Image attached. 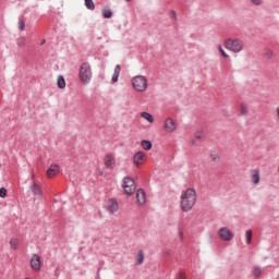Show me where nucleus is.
<instances>
[{
	"label": "nucleus",
	"instance_id": "obj_1",
	"mask_svg": "<svg viewBox=\"0 0 279 279\" xmlns=\"http://www.w3.org/2000/svg\"><path fill=\"white\" fill-rule=\"evenodd\" d=\"M197 202V192L195 189L189 187L181 193L180 208L183 213H191Z\"/></svg>",
	"mask_w": 279,
	"mask_h": 279
},
{
	"label": "nucleus",
	"instance_id": "obj_2",
	"mask_svg": "<svg viewBox=\"0 0 279 279\" xmlns=\"http://www.w3.org/2000/svg\"><path fill=\"white\" fill-rule=\"evenodd\" d=\"M78 77L82 84H90L93 80V69L90 68V63L84 62L80 66Z\"/></svg>",
	"mask_w": 279,
	"mask_h": 279
},
{
	"label": "nucleus",
	"instance_id": "obj_3",
	"mask_svg": "<svg viewBox=\"0 0 279 279\" xmlns=\"http://www.w3.org/2000/svg\"><path fill=\"white\" fill-rule=\"evenodd\" d=\"M225 47L228 51H232V53H241L243 51V40L241 39H232L228 38L225 40Z\"/></svg>",
	"mask_w": 279,
	"mask_h": 279
},
{
	"label": "nucleus",
	"instance_id": "obj_4",
	"mask_svg": "<svg viewBox=\"0 0 279 279\" xmlns=\"http://www.w3.org/2000/svg\"><path fill=\"white\" fill-rule=\"evenodd\" d=\"M132 86L137 93H145L147 90V77L137 75L132 78Z\"/></svg>",
	"mask_w": 279,
	"mask_h": 279
},
{
	"label": "nucleus",
	"instance_id": "obj_5",
	"mask_svg": "<svg viewBox=\"0 0 279 279\" xmlns=\"http://www.w3.org/2000/svg\"><path fill=\"white\" fill-rule=\"evenodd\" d=\"M122 189L125 195H134L136 193V182L131 177H124L122 180Z\"/></svg>",
	"mask_w": 279,
	"mask_h": 279
},
{
	"label": "nucleus",
	"instance_id": "obj_6",
	"mask_svg": "<svg viewBox=\"0 0 279 279\" xmlns=\"http://www.w3.org/2000/svg\"><path fill=\"white\" fill-rule=\"evenodd\" d=\"M218 234L221 241L230 242L232 241V239H234V233H232V231L228 229V227H221L218 230Z\"/></svg>",
	"mask_w": 279,
	"mask_h": 279
},
{
	"label": "nucleus",
	"instance_id": "obj_7",
	"mask_svg": "<svg viewBox=\"0 0 279 279\" xmlns=\"http://www.w3.org/2000/svg\"><path fill=\"white\" fill-rule=\"evenodd\" d=\"M165 130L166 132H169L171 134L175 132V130H178V124H175V121H173V119L167 118L165 120Z\"/></svg>",
	"mask_w": 279,
	"mask_h": 279
},
{
	"label": "nucleus",
	"instance_id": "obj_8",
	"mask_svg": "<svg viewBox=\"0 0 279 279\" xmlns=\"http://www.w3.org/2000/svg\"><path fill=\"white\" fill-rule=\"evenodd\" d=\"M31 268L34 271H40V255L34 254L31 259Z\"/></svg>",
	"mask_w": 279,
	"mask_h": 279
},
{
	"label": "nucleus",
	"instance_id": "obj_9",
	"mask_svg": "<svg viewBox=\"0 0 279 279\" xmlns=\"http://www.w3.org/2000/svg\"><path fill=\"white\" fill-rule=\"evenodd\" d=\"M136 199H137V204L140 206H145V204L147 202V196L145 195V190L140 189L136 191Z\"/></svg>",
	"mask_w": 279,
	"mask_h": 279
},
{
	"label": "nucleus",
	"instance_id": "obj_10",
	"mask_svg": "<svg viewBox=\"0 0 279 279\" xmlns=\"http://www.w3.org/2000/svg\"><path fill=\"white\" fill-rule=\"evenodd\" d=\"M114 165H117V159L114 158V155L107 154L105 157V166L108 169H114Z\"/></svg>",
	"mask_w": 279,
	"mask_h": 279
},
{
	"label": "nucleus",
	"instance_id": "obj_11",
	"mask_svg": "<svg viewBox=\"0 0 279 279\" xmlns=\"http://www.w3.org/2000/svg\"><path fill=\"white\" fill-rule=\"evenodd\" d=\"M143 160H145V154L143 151L135 153L133 156L135 167H141L143 165Z\"/></svg>",
	"mask_w": 279,
	"mask_h": 279
},
{
	"label": "nucleus",
	"instance_id": "obj_12",
	"mask_svg": "<svg viewBox=\"0 0 279 279\" xmlns=\"http://www.w3.org/2000/svg\"><path fill=\"white\" fill-rule=\"evenodd\" d=\"M31 191H32L33 195H35L37 197H43V190H40L38 184H36V182H34V181L31 184Z\"/></svg>",
	"mask_w": 279,
	"mask_h": 279
},
{
	"label": "nucleus",
	"instance_id": "obj_13",
	"mask_svg": "<svg viewBox=\"0 0 279 279\" xmlns=\"http://www.w3.org/2000/svg\"><path fill=\"white\" fill-rule=\"evenodd\" d=\"M60 171V166L51 165L47 171L48 178H53Z\"/></svg>",
	"mask_w": 279,
	"mask_h": 279
},
{
	"label": "nucleus",
	"instance_id": "obj_14",
	"mask_svg": "<svg viewBox=\"0 0 279 279\" xmlns=\"http://www.w3.org/2000/svg\"><path fill=\"white\" fill-rule=\"evenodd\" d=\"M119 75H121V65L117 64L114 68L112 78H111V82L113 84H117V82H119Z\"/></svg>",
	"mask_w": 279,
	"mask_h": 279
},
{
	"label": "nucleus",
	"instance_id": "obj_15",
	"mask_svg": "<svg viewBox=\"0 0 279 279\" xmlns=\"http://www.w3.org/2000/svg\"><path fill=\"white\" fill-rule=\"evenodd\" d=\"M135 265H143V263L145 262V252H143V250H140L137 252V255L135 256Z\"/></svg>",
	"mask_w": 279,
	"mask_h": 279
},
{
	"label": "nucleus",
	"instance_id": "obj_16",
	"mask_svg": "<svg viewBox=\"0 0 279 279\" xmlns=\"http://www.w3.org/2000/svg\"><path fill=\"white\" fill-rule=\"evenodd\" d=\"M57 86L58 88H66V81H64V76L59 75L57 80Z\"/></svg>",
	"mask_w": 279,
	"mask_h": 279
},
{
	"label": "nucleus",
	"instance_id": "obj_17",
	"mask_svg": "<svg viewBox=\"0 0 279 279\" xmlns=\"http://www.w3.org/2000/svg\"><path fill=\"white\" fill-rule=\"evenodd\" d=\"M252 182L253 184H258L260 182V173L258 172V170L253 171Z\"/></svg>",
	"mask_w": 279,
	"mask_h": 279
},
{
	"label": "nucleus",
	"instance_id": "obj_18",
	"mask_svg": "<svg viewBox=\"0 0 279 279\" xmlns=\"http://www.w3.org/2000/svg\"><path fill=\"white\" fill-rule=\"evenodd\" d=\"M16 45L20 47V49H23V47L27 45V39H25V37H19L16 39Z\"/></svg>",
	"mask_w": 279,
	"mask_h": 279
},
{
	"label": "nucleus",
	"instance_id": "obj_19",
	"mask_svg": "<svg viewBox=\"0 0 279 279\" xmlns=\"http://www.w3.org/2000/svg\"><path fill=\"white\" fill-rule=\"evenodd\" d=\"M109 210L113 214L117 213L119 210V203H117V201H111L110 205H109Z\"/></svg>",
	"mask_w": 279,
	"mask_h": 279
},
{
	"label": "nucleus",
	"instance_id": "obj_20",
	"mask_svg": "<svg viewBox=\"0 0 279 279\" xmlns=\"http://www.w3.org/2000/svg\"><path fill=\"white\" fill-rule=\"evenodd\" d=\"M142 117H143V119L148 121V123H154V116H151V113H149V112H142Z\"/></svg>",
	"mask_w": 279,
	"mask_h": 279
},
{
	"label": "nucleus",
	"instance_id": "obj_21",
	"mask_svg": "<svg viewBox=\"0 0 279 279\" xmlns=\"http://www.w3.org/2000/svg\"><path fill=\"white\" fill-rule=\"evenodd\" d=\"M141 145H142L143 149H145L146 151H149V149H151L150 141L144 140V141H142Z\"/></svg>",
	"mask_w": 279,
	"mask_h": 279
},
{
	"label": "nucleus",
	"instance_id": "obj_22",
	"mask_svg": "<svg viewBox=\"0 0 279 279\" xmlns=\"http://www.w3.org/2000/svg\"><path fill=\"white\" fill-rule=\"evenodd\" d=\"M102 19H112V10L110 9L102 10Z\"/></svg>",
	"mask_w": 279,
	"mask_h": 279
},
{
	"label": "nucleus",
	"instance_id": "obj_23",
	"mask_svg": "<svg viewBox=\"0 0 279 279\" xmlns=\"http://www.w3.org/2000/svg\"><path fill=\"white\" fill-rule=\"evenodd\" d=\"M85 7L87 10H95V2L93 0H85Z\"/></svg>",
	"mask_w": 279,
	"mask_h": 279
},
{
	"label": "nucleus",
	"instance_id": "obj_24",
	"mask_svg": "<svg viewBox=\"0 0 279 279\" xmlns=\"http://www.w3.org/2000/svg\"><path fill=\"white\" fill-rule=\"evenodd\" d=\"M253 274L255 278H260V276H263V269H260V267H255Z\"/></svg>",
	"mask_w": 279,
	"mask_h": 279
},
{
	"label": "nucleus",
	"instance_id": "obj_25",
	"mask_svg": "<svg viewBox=\"0 0 279 279\" xmlns=\"http://www.w3.org/2000/svg\"><path fill=\"white\" fill-rule=\"evenodd\" d=\"M252 230H246L245 231V236H246V244L250 245L252 243Z\"/></svg>",
	"mask_w": 279,
	"mask_h": 279
},
{
	"label": "nucleus",
	"instance_id": "obj_26",
	"mask_svg": "<svg viewBox=\"0 0 279 279\" xmlns=\"http://www.w3.org/2000/svg\"><path fill=\"white\" fill-rule=\"evenodd\" d=\"M10 247L12 250H16L19 247V240L17 239L10 240Z\"/></svg>",
	"mask_w": 279,
	"mask_h": 279
},
{
	"label": "nucleus",
	"instance_id": "obj_27",
	"mask_svg": "<svg viewBox=\"0 0 279 279\" xmlns=\"http://www.w3.org/2000/svg\"><path fill=\"white\" fill-rule=\"evenodd\" d=\"M210 158L213 162H219L221 157L217 153H210Z\"/></svg>",
	"mask_w": 279,
	"mask_h": 279
},
{
	"label": "nucleus",
	"instance_id": "obj_28",
	"mask_svg": "<svg viewBox=\"0 0 279 279\" xmlns=\"http://www.w3.org/2000/svg\"><path fill=\"white\" fill-rule=\"evenodd\" d=\"M218 51L222 58H230V56H228V53H226V50H223V48L221 46L218 47Z\"/></svg>",
	"mask_w": 279,
	"mask_h": 279
},
{
	"label": "nucleus",
	"instance_id": "obj_29",
	"mask_svg": "<svg viewBox=\"0 0 279 279\" xmlns=\"http://www.w3.org/2000/svg\"><path fill=\"white\" fill-rule=\"evenodd\" d=\"M248 113V110H247V105L245 104H242L241 105V114H247Z\"/></svg>",
	"mask_w": 279,
	"mask_h": 279
},
{
	"label": "nucleus",
	"instance_id": "obj_30",
	"mask_svg": "<svg viewBox=\"0 0 279 279\" xmlns=\"http://www.w3.org/2000/svg\"><path fill=\"white\" fill-rule=\"evenodd\" d=\"M0 197H8V190L5 187L0 189Z\"/></svg>",
	"mask_w": 279,
	"mask_h": 279
},
{
	"label": "nucleus",
	"instance_id": "obj_31",
	"mask_svg": "<svg viewBox=\"0 0 279 279\" xmlns=\"http://www.w3.org/2000/svg\"><path fill=\"white\" fill-rule=\"evenodd\" d=\"M195 138H204V131H202V130L196 131Z\"/></svg>",
	"mask_w": 279,
	"mask_h": 279
},
{
	"label": "nucleus",
	"instance_id": "obj_32",
	"mask_svg": "<svg viewBox=\"0 0 279 279\" xmlns=\"http://www.w3.org/2000/svg\"><path fill=\"white\" fill-rule=\"evenodd\" d=\"M19 29H20L21 32H23V29H25V21H23V20H20V21H19Z\"/></svg>",
	"mask_w": 279,
	"mask_h": 279
},
{
	"label": "nucleus",
	"instance_id": "obj_33",
	"mask_svg": "<svg viewBox=\"0 0 279 279\" xmlns=\"http://www.w3.org/2000/svg\"><path fill=\"white\" fill-rule=\"evenodd\" d=\"M252 3H254V5H262L263 4V0H251Z\"/></svg>",
	"mask_w": 279,
	"mask_h": 279
},
{
	"label": "nucleus",
	"instance_id": "obj_34",
	"mask_svg": "<svg viewBox=\"0 0 279 279\" xmlns=\"http://www.w3.org/2000/svg\"><path fill=\"white\" fill-rule=\"evenodd\" d=\"M171 19H173L174 21L178 19V14L175 13V11H171Z\"/></svg>",
	"mask_w": 279,
	"mask_h": 279
},
{
	"label": "nucleus",
	"instance_id": "obj_35",
	"mask_svg": "<svg viewBox=\"0 0 279 279\" xmlns=\"http://www.w3.org/2000/svg\"><path fill=\"white\" fill-rule=\"evenodd\" d=\"M179 279H186V275H184V272H179Z\"/></svg>",
	"mask_w": 279,
	"mask_h": 279
},
{
	"label": "nucleus",
	"instance_id": "obj_36",
	"mask_svg": "<svg viewBox=\"0 0 279 279\" xmlns=\"http://www.w3.org/2000/svg\"><path fill=\"white\" fill-rule=\"evenodd\" d=\"M179 236H180L181 241H184V233L182 231H179Z\"/></svg>",
	"mask_w": 279,
	"mask_h": 279
},
{
	"label": "nucleus",
	"instance_id": "obj_37",
	"mask_svg": "<svg viewBox=\"0 0 279 279\" xmlns=\"http://www.w3.org/2000/svg\"><path fill=\"white\" fill-rule=\"evenodd\" d=\"M267 56L272 57V56H274V52L268 51V52H267Z\"/></svg>",
	"mask_w": 279,
	"mask_h": 279
},
{
	"label": "nucleus",
	"instance_id": "obj_38",
	"mask_svg": "<svg viewBox=\"0 0 279 279\" xmlns=\"http://www.w3.org/2000/svg\"><path fill=\"white\" fill-rule=\"evenodd\" d=\"M99 271H101V268H99V269L97 270V276H99Z\"/></svg>",
	"mask_w": 279,
	"mask_h": 279
},
{
	"label": "nucleus",
	"instance_id": "obj_39",
	"mask_svg": "<svg viewBox=\"0 0 279 279\" xmlns=\"http://www.w3.org/2000/svg\"><path fill=\"white\" fill-rule=\"evenodd\" d=\"M41 45H45V40H44V41H41Z\"/></svg>",
	"mask_w": 279,
	"mask_h": 279
},
{
	"label": "nucleus",
	"instance_id": "obj_40",
	"mask_svg": "<svg viewBox=\"0 0 279 279\" xmlns=\"http://www.w3.org/2000/svg\"><path fill=\"white\" fill-rule=\"evenodd\" d=\"M24 279H31L29 277H26V278H24Z\"/></svg>",
	"mask_w": 279,
	"mask_h": 279
},
{
	"label": "nucleus",
	"instance_id": "obj_41",
	"mask_svg": "<svg viewBox=\"0 0 279 279\" xmlns=\"http://www.w3.org/2000/svg\"><path fill=\"white\" fill-rule=\"evenodd\" d=\"M125 1L130 2V1H132V0H125Z\"/></svg>",
	"mask_w": 279,
	"mask_h": 279
}]
</instances>
